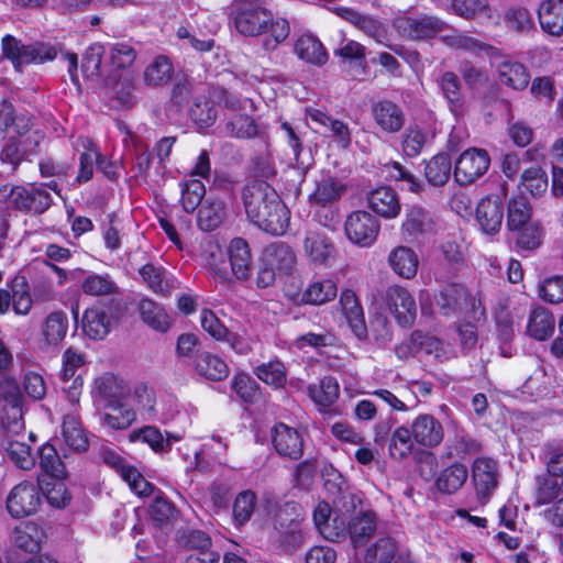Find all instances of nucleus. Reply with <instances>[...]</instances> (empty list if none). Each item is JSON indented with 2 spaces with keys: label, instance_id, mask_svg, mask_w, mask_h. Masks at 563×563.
<instances>
[{
  "label": "nucleus",
  "instance_id": "f257e3e1",
  "mask_svg": "<svg viewBox=\"0 0 563 563\" xmlns=\"http://www.w3.org/2000/svg\"><path fill=\"white\" fill-rule=\"evenodd\" d=\"M247 218L272 235H283L289 223V210L277 191L265 180H252L242 190Z\"/></svg>",
  "mask_w": 563,
  "mask_h": 563
},
{
  "label": "nucleus",
  "instance_id": "f03ea898",
  "mask_svg": "<svg viewBox=\"0 0 563 563\" xmlns=\"http://www.w3.org/2000/svg\"><path fill=\"white\" fill-rule=\"evenodd\" d=\"M257 272L256 285L266 288L276 282V278L290 276L297 266V255L294 249L282 241L268 244L262 252Z\"/></svg>",
  "mask_w": 563,
  "mask_h": 563
},
{
  "label": "nucleus",
  "instance_id": "7ed1b4c3",
  "mask_svg": "<svg viewBox=\"0 0 563 563\" xmlns=\"http://www.w3.org/2000/svg\"><path fill=\"white\" fill-rule=\"evenodd\" d=\"M230 16L238 32L244 36L263 34L272 22V12L261 0H233Z\"/></svg>",
  "mask_w": 563,
  "mask_h": 563
},
{
  "label": "nucleus",
  "instance_id": "20e7f679",
  "mask_svg": "<svg viewBox=\"0 0 563 563\" xmlns=\"http://www.w3.org/2000/svg\"><path fill=\"white\" fill-rule=\"evenodd\" d=\"M395 26L402 37L413 42L435 38L449 29L446 22L426 13L399 18L395 21Z\"/></svg>",
  "mask_w": 563,
  "mask_h": 563
},
{
  "label": "nucleus",
  "instance_id": "39448f33",
  "mask_svg": "<svg viewBox=\"0 0 563 563\" xmlns=\"http://www.w3.org/2000/svg\"><path fill=\"white\" fill-rule=\"evenodd\" d=\"M507 188L501 185L496 192L482 198L476 208V221L482 231L494 235L499 232L504 220V199Z\"/></svg>",
  "mask_w": 563,
  "mask_h": 563
},
{
  "label": "nucleus",
  "instance_id": "423d86ee",
  "mask_svg": "<svg viewBox=\"0 0 563 563\" xmlns=\"http://www.w3.org/2000/svg\"><path fill=\"white\" fill-rule=\"evenodd\" d=\"M383 302L402 328H410L417 318V306L409 290L398 285L387 287Z\"/></svg>",
  "mask_w": 563,
  "mask_h": 563
},
{
  "label": "nucleus",
  "instance_id": "0eeeda50",
  "mask_svg": "<svg viewBox=\"0 0 563 563\" xmlns=\"http://www.w3.org/2000/svg\"><path fill=\"white\" fill-rule=\"evenodd\" d=\"M344 230L347 239L362 247L371 246L377 239L380 223L372 213L357 210L347 216Z\"/></svg>",
  "mask_w": 563,
  "mask_h": 563
},
{
  "label": "nucleus",
  "instance_id": "6e6552de",
  "mask_svg": "<svg viewBox=\"0 0 563 563\" xmlns=\"http://www.w3.org/2000/svg\"><path fill=\"white\" fill-rule=\"evenodd\" d=\"M42 503L38 487L31 482L15 485L7 497V509L13 518H24L35 514Z\"/></svg>",
  "mask_w": 563,
  "mask_h": 563
},
{
  "label": "nucleus",
  "instance_id": "1a4fd4ad",
  "mask_svg": "<svg viewBox=\"0 0 563 563\" xmlns=\"http://www.w3.org/2000/svg\"><path fill=\"white\" fill-rule=\"evenodd\" d=\"M490 165L488 153L483 148H468L455 162L454 178L460 185H470L481 178Z\"/></svg>",
  "mask_w": 563,
  "mask_h": 563
},
{
  "label": "nucleus",
  "instance_id": "9d476101",
  "mask_svg": "<svg viewBox=\"0 0 563 563\" xmlns=\"http://www.w3.org/2000/svg\"><path fill=\"white\" fill-rule=\"evenodd\" d=\"M302 247L306 256L314 265L330 266L336 256V249L331 238L319 228L306 230Z\"/></svg>",
  "mask_w": 563,
  "mask_h": 563
},
{
  "label": "nucleus",
  "instance_id": "9b49d317",
  "mask_svg": "<svg viewBox=\"0 0 563 563\" xmlns=\"http://www.w3.org/2000/svg\"><path fill=\"white\" fill-rule=\"evenodd\" d=\"M498 463L488 456H478L472 464V481L478 499L486 503L498 486Z\"/></svg>",
  "mask_w": 563,
  "mask_h": 563
},
{
  "label": "nucleus",
  "instance_id": "f8f14e48",
  "mask_svg": "<svg viewBox=\"0 0 563 563\" xmlns=\"http://www.w3.org/2000/svg\"><path fill=\"white\" fill-rule=\"evenodd\" d=\"M433 230V218L423 207L412 205L405 209L404 220L400 225V233L406 242H418L421 238L432 233Z\"/></svg>",
  "mask_w": 563,
  "mask_h": 563
},
{
  "label": "nucleus",
  "instance_id": "ddd939ff",
  "mask_svg": "<svg viewBox=\"0 0 563 563\" xmlns=\"http://www.w3.org/2000/svg\"><path fill=\"white\" fill-rule=\"evenodd\" d=\"M130 388L123 379L112 373H103L96 377L92 386V397L97 404L113 406L123 401Z\"/></svg>",
  "mask_w": 563,
  "mask_h": 563
},
{
  "label": "nucleus",
  "instance_id": "4468645a",
  "mask_svg": "<svg viewBox=\"0 0 563 563\" xmlns=\"http://www.w3.org/2000/svg\"><path fill=\"white\" fill-rule=\"evenodd\" d=\"M33 126V118L26 111H16L9 99L0 101V131L7 135L23 137Z\"/></svg>",
  "mask_w": 563,
  "mask_h": 563
},
{
  "label": "nucleus",
  "instance_id": "2eb2a0df",
  "mask_svg": "<svg viewBox=\"0 0 563 563\" xmlns=\"http://www.w3.org/2000/svg\"><path fill=\"white\" fill-rule=\"evenodd\" d=\"M435 305L443 316L451 317L462 312L468 305H473L467 289L461 284H449L435 296Z\"/></svg>",
  "mask_w": 563,
  "mask_h": 563
},
{
  "label": "nucleus",
  "instance_id": "dca6fc26",
  "mask_svg": "<svg viewBox=\"0 0 563 563\" xmlns=\"http://www.w3.org/2000/svg\"><path fill=\"white\" fill-rule=\"evenodd\" d=\"M366 200L373 212L387 220L397 218L401 211L398 194L388 186H380L371 190Z\"/></svg>",
  "mask_w": 563,
  "mask_h": 563
},
{
  "label": "nucleus",
  "instance_id": "f3484780",
  "mask_svg": "<svg viewBox=\"0 0 563 563\" xmlns=\"http://www.w3.org/2000/svg\"><path fill=\"white\" fill-rule=\"evenodd\" d=\"M272 443L276 452L285 457L298 460L302 456L303 440L299 432L285 423H278L272 431Z\"/></svg>",
  "mask_w": 563,
  "mask_h": 563
},
{
  "label": "nucleus",
  "instance_id": "a211bd4d",
  "mask_svg": "<svg viewBox=\"0 0 563 563\" xmlns=\"http://www.w3.org/2000/svg\"><path fill=\"white\" fill-rule=\"evenodd\" d=\"M413 440L426 448L438 446L444 437L441 422L432 415H419L411 423Z\"/></svg>",
  "mask_w": 563,
  "mask_h": 563
},
{
  "label": "nucleus",
  "instance_id": "6ab92c4d",
  "mask_svg": "<svg viewBox=\"0 0 563 563\" xmlns=\"http://www.w3.org/2000/svg\"><path fill=\"white\" fill-rule=\"evenodd\" d=\"M371 113L375 123L387 133H397L405 125V113L402 109L390 100L374 102Z\"/></svg>",
  "mask_w": 563,
  "mask_h": 563
},
{
  "label": "nucleus",
  "instance_id": "aec40b11",
  "mask_svg": "<svg viewBox=\"0 0 563 563\" xmlns=\"http://www.w3.org/2000/svg\"><path fill=\"white\" fill-rule=\"evenodd\" d=\"M111 324L112 318L102 306L86 309L81 319L84 333L92 340L104 339L111 330Z\"/></svg>",
  "mask_w": 563,
  "mask_h": 563
},
{
  "label": "nucleus",
  "instance_id": "412c9836",
  "mask_svg": "<svg viewBox=\"0 0 563 563\" xmlns=\"http://www.w3.org/2000/svg\"><path fill=\"white\" fill-rule=\"evenodd\" d=\"M377 515L374 511H360L352 517L347 525V534L352 544L357 548L364 545L377 529Z\"/></svg>",
  "mask_w": 563,
  "mask_h": 563
},
{
  "label": "nucleus",
  "instance_id": "4be33fe9",
  "mask_svg": "<svg viewBox=\"0 0 563 563\" xmlns=\"http://www.w3.org/2000/svg\"><path fill=\"white\" fill-rule=\"evenodd\" d=\"M497 75L501 85L514 90L526 89L530 81V73L527 67L511 58H507L497 65Z\"/></svg>",
  "mask_w": 563,
  "mask_h": 563
},
{
  "label": "nucleus",
  "instance_id": "5701e85b",
  "mask_svg": "<svg viewBox=\"0 0 563 563\" xmlns=\"http://www.w3.org/2000/svg\"><path fill=\"white\" fill-rule=\"evenodd\" d=\"M340 303L353 333L363 339L367 334L363 308L354 291L346 289L341 292Z\"/></svg>",
  "mask_w": 563,
  "mask_h": 563
},
{
  "label": "nucleus",
  "instance_id": "b1692460",
  "mask_svg": "<svg viewBox=\"0 0 563 563\" xmlns=\"http://www.w3.org/2000/svg\"><path fill=\"white\" fill-rule=\"evenodd\" d=\"M388 264L399 277L411 279L417 275L419 258L412 249L399 245L390 251Z\"/></svg>",
  "mask_w": 563,
  "mask_h": 563
},
{
  "label": "nucleus",
  "instance_id": "393cba45",
  "mask_svg": "<svg viewBox=\"0 0 563 563\" xmlns=\"http://www.w3.org/2000/svg\"><path fill=\"white\" fill-rule=\"evenodd\" d=\"M541 29L552 35L563 34V0H545L538 10Z\"/></svg>",
  "mask_w": 563,
  "mask_h": 563
},
{
  "label": "nucleus",
  "instance_id": "a878e982",
  "mask_svg": "<svg viewBox=\"0 0 563 563\" xmlns=\"http://www.w3.org/2000/svg\"><path fill=\"white\" fill-rule=\"evenodd\" d=\"M194 367L199 376L213 382L222 380L229 375L227 363L218 355L207 351L196 354Z\"/></svg>",
  "mask_w": 563,
  "mask_h": 563
},
{
  "label": "nucleus",
  "instance_id": "bb28decb",
  "mask_svg": "<svg viewBox=\"0 0 563 563\" xmlns=\"http://www.w3.org/2000/svg\"><path fill=\"white\" fill-rule=\"evenodd\" d=\"M482 443L463 429H456L445 444V454L449 459L463 460L468 455L479 453Z\"/></svg>",
  "mask_w": 563,
  "mask_h": 563
},
{
  "label": "nucleus",
  "instance_id": "cd10ccee",
  "mask_svg": "<svg viewBox=\"0 0 563 563\" xmlns=\"http://www.w3.org/2000/svg\"><path fill=\"white\" fill-rule=\"evenodd\" d=\"M555 327V319L553 313L542 306H537L531 309L527 333L532 339L544 341L552 336Z\"/></svg>",
  "mask_w": 563,
  "mask_h": 563
},
{
  "label": "nucleus",
  "instance_id": "c85d7f7f",
  "mask_svg": "<svg viewBox=\"0 0 563 563\" xmlns=\"http://www.w3.org/2000/svg\"><path fill=\"white\" fill-rule=\"evenodd\" d=\"M228 253L233 275L238 279H246L250 276L252 264V255L247 242L242 238L233 239Z\"/></svg>",
  "mask_w": 563,
  "mask_h": 563
},
{
  "label": "nucleus",
  "instance_id": "c756f323",
  "mask_svg": "<svg viewBox=\"0 0 563 563\" xmlns=\"http://www.w3.org/2000/svg\"><path fill=\"white\" fill-rule=\"evenodd\" d=\"M441 38L445 45L454 49H464L477 55L485 54L489 57L499 56L498 48L457 31H452V34L443 35Z\"/></svg>",
  "mask_w": 563,
  "mask_h": 563
},
{
  "label": "nucleus",
  "instance_id": "7c9ffc66",
  "mask_svg": "<svg viewBox=\"0 0 563 563\" xmlns=\"http://www.w3.org/2000/svg\"><path fill=\"white\" fill-rule=\"evenodd\" d=\"M227 217L222 200L208 198L198 210L197 225L205 232L218 229Z\"/></svg>",
  "mask_w": 563,
  "mask_h": 563
},
{
  "label": "nucleus",
  "instance_id": "2f4dec72",
  "mask_svg": "<svg viewBox=\"0 0 563 563\" xmlns=\"http://www.w3.org/2000/svg\"><path fill=\"white\" fill-rule=\"evenodd\" d=\"M301 507L296 501H287L279 506L274 515V528L283 534H295L301 521Z\"/></svg>",
  "mask_w": 563,
  "mask_h": 563
},
{
  "label": "nucleus",
  "instance_id": "473e14b6",
  "mask_svg": "<svg viewBox=\"0 0 563 563\" xmlns=\"http://www.w3.org/2000/svg\"><path fill=\"white\" fill-rule=\"evenodd\" d=\"M139 312L142 321L158 332H166L172 324L165 309L152 299L143 298L139 302Z\"/></svg>",
  "mask_w": 563,
  "mask_h": 563
},
{
  "label": "nucleus",
  "instance_id": "72a5a7b5",
  "mask_svg": "<svg viewBox=\"0 0 563 563\" xmlns=\"http://www.w3.org/2000/svg\"><path fill=\"white\" fill-rule=\"evenodd\" d=\"M340 386L335 377L324 376L318 384L308 386V395L312 401L321 407L328 408L339 398Z\"/></svg>",
  "mask_w": 563,
  "mask_h": 563
},
{
  "label": "nucleus",
  "instance_id": "f704fd0d",
  "mask_svg": "<svg viewBox=\"0 0 563 563\" xmlns=\"http://www.w3.org/2000/svg\"><path fill=\"white\" fill-rule=\"evenodd\" d=\"M467 476L466 466L454 463L441 471L437 477L435 486L441 493L454 494L465 484Z\"/></svg>",
  "mask_w": 563,
  "mask_h": 563
},
{
  "label": "nucleus",
  "instance_id": "c9c22d12",
  "mask_svg": "<svg viewBox=\"0 0 563 563\" xmlns=\"http://www.w3.org/2000/svg\"><path fill=\"white\" fill-rule=\"evenodd\" d=\"M563 496V478L552 477L545 473L536 477V506L548 505Z\"/></svg>",
  "mask_w": 563,
  "mask_h": 563
},
{
  "label": "nucleus",
  "instance_id": "e433bc0d",
  "mask_svg": "<svg viewBox=\"0 0 563 563\" xmlns=\"http://www.w3.org/2000/svg\"><path fill=\"white\" fill-rule=\"evenodd\" d=\"M110 411L100 413V421L103 426L112 430H123L129 428L136 419L135 411L124 404L119 402L113 406H104Z\"/></svg>",
  "mask_w": 563,
  "mask_h": 563
},
{
  "label": "nucleus",
  "instance_id": "4c0bfd02",
  "mask_svg": "<svg viewBox=\"0 0 563 563\" xmlns=\"http://www.w3.org/2000/svg\"><path fill=\"white\" fill-rule=\"evenodd\" d=\"M307 115L313 122L323 126H329L330 131L335 137V141L342 148H347L351 145L352 140L350 130L344 122L336 119H332L331 117H329L327 113L319 109H308Z\"/></svg>",
  "mask_w": 563,
  "mask_h": 563
},
{
  "label": "nucleus",
  "instance_id": "58836bf2",
  "mask_svg": "<svg viewBox=\"0 0 563 563\" xmlns=\"http://www.w3.org/2000/svg\"><path fill=\"white\" fill-rule=\"evenodd\" d=\"M44 533L37 525L26 522L16 527L12 532V539L16 548L25 552L34 553L41 548Z\"/></svg>",
  "mask_w": 563,
  "mask_h": 563
},
{
  "label": "nucleus",
  "instance_id": "ea45409f",
  "mask_svg": "<svg viewBox=\"0 0 563 563\" xmlns=\"http://www.w3.org/2000/svg\"><path fill=\"white\" fill-rule=\"evenodd\" d=\"M452 170V161L449 154L439 153L433 156L424 168V175L428 183L432 186H444L450 179Z\"/></svg>",
  "mask_w": 563,
  "mask_h": 563
},
{
  "label": "nucleus",
  "instance_id": "a19ab883",
  "mask_svg": "<svg viewBox=\"0 0 563 563\" xmlns=\"http://www.w3.org/2000/svg\"><path fill=\"white\" fill-rule=\"evenodd\" d=\"M338 287L332 279L311 282L302 294V301L310 305H323L336 297Z\"/></svg>",
  "mask_w": 563,
  "mask_h": 563
},
{
  "label": "nucleus",
  "instance_id": "79ce46f5",
  "mask_svg": "<svg viewBox=\"0 0 563 563\" xmlns=\"http://www.w3.org/2000/svg\"><path fill=\"white\" fill-rule=\"evenodd\" d=\"M174 74L172 62L164 55L156 56L144 70L143 78L148 86L166 85Z\"/></svg>",
  "mask_w": 563,
  "mask_h": 563
},
{
  "label": "nucleus",
  "instance_id": "37998d69",
  "mask_svg": "<svg viewBox=\"0 0 563 563\" xmlns=\"http://www.w3.org/2000/svg\"><path fill=\"white\" fill-rule=\"evenodd\" d=\"M295 52L299 58L321 65L327 60V53L322 43L312 35L300 36L295 44Z\"/></svg>",
  "mask_w": 563,
  "mask_h": 563
},
{
  "label": "nucleus",
  "instance_id": "c03bdc74",
  "mask_svg": "<svg viewBox=\"0 0 563 563\" xmlns=\"http://www.w3.org/2000/svg\"><path fill=\"white\" fill-rule=\"evenodd\" d=\"M62 434L66 445L74 451L84 452L88 449V439L75 416L67 415L64 417Z\"/></svg>",
  "mask_w": 563,
  "mask_h": 563
},
{
  "label": "nucleus",
  "instance_id": "a18cd8bd",
  "mask_svg": "<svg viewBox=\"0 0 563 563\" xmlns=\"http://www.w3.org/2000/svg\"><path fill=\"white\" fill-rule=\"evenodd\" d=\"M129 439L131 442L141 441L150 445L156 453H165L170 451L169 438H164L158 428L153 426H145L141 429L134 430L130 433Z\"/></svg>",
  "mask_w": 563,
  "mask_h": 563
},
{
  "label": "nucleus",
  "instance_id": "49530a36",
  "mask_svg": "<svg viewBox=\"0 0 563 563\" xmlns=\"http://www.w3.org/2000/svg\"><path fill=\"white\" fill-rule=\"evenodd\" d=\"M67 330V314L63 311H54L46 317L42 332L48 344L56 345L66 336Z\"/></svg>",
  "mask_w": 563,
  "mask_h": 563
},
{
  "label": "nucleus",
  "instance_id": "de8ad7c7",
  "mask_svg": "<svg viewBox=\"0 0 563 563\" xmlns=\"http://www.w3.org/2000/svg\"><path fill=\"white\" fill-rule=\"evenodd\" d=\"M507 228L510 231L519 230L522 225L529 223L531 218V207L525 196H516L508 202Z\"/></svg>",
  "mask_w": 563,
  "mask_h": 563
},
{
  "label": "nucleus",
  "instance_id": "09e8293b",
  "mask_svg": "<svg viewBox=\"0 0 563 563\" xmlns=\"http://www.w3.org/2000/svg\"><path fill=\"white\" fill-rule=\"evenodd\" d=\"M439 86L451 104V110L457 112L463 106L462 85L459 76L453 71H444L439 80Z\"/></svg>",
  "mask_w": 563,
  "mask_h": 563
},
{
  "label": "nucleus",
  "instance_id": "8fccbe9b",
  "mask_svg": "<svg viewBox=\"0 0 563 563\" xmlns=\"http://www.w3.org/2000/svg\"><path fill=\"white\" fill-rule=\"evenodd\" d=\"M85 151L79 157V173L77 176L78 183H86L91 179L93 175V164H97L98 168H102L103 157L96 147V145L86 140L84 143Z\"/></svg>",
  "mask_w": 563,
  "mask_h": 563
},
{
  "label": "nucleus",
  "instance_id": "3c124183",
  "mask_svg": "<svg viewBox=\"0 0 563 563\" xmlns=\"http://www.w3.org/2000/svg\"><path fill=\"white\" fill-rule=\"evenodd\" d=\"M345 185L333 177H324L322 178L312 195V199L322 206L327 203L333 202L342 197L345 192Z\"/></svg>",
  "mask_w": 563,
  "mask_h": 563
},
{
  "label": "nucleus",
  "instance_id": "603ef678",
  "mask_svg": "<svg viewBox=\"0 0 563 563\" xmlns=\"http://www.w3.org/2000/svg\"><path fill=\"white\" fill-rule=\"evenodd\" d=\"M413 448V438L411 429L401 426L398 427L388 440L389 455L395 460H404Z\"/></svg>",
  "mask_w": 563,
  "mask_h": 563
},
{
  "label": "nucleus",
  "instance_id": "864d4df0",
  "mask_svg": "<svg viewBox=\"0 0 563 563\" xmlns=\"http://www.w3.org/2000/svg\"><path fill=\"white\" fill-rule=\"evenodd\" d=\"M112 77H109L104 80L107 91L106 95L115 99L120 106L124 108H130L135 103V96L133 93L134 86L131 79L129 78H120L117 79L114 77V84L112 87H109Z\"/></svg>",
  "mask_w": 563,
  "mask_h": 563
},
{
  "label": "nucleus",
  "instance_id": "5fc2aeb1",
  "mask_svg": "<svg viewBox=\"0 0 563 563\" xmlns=\"http://www.w3.org/2000/svg\"><path fill=\"white\" fill-rule=\"evenodd\" d=\"M520 185L533 197H540L549 187L548 175L539 166L527 168L521 174Z\"/></svg>",
  "mask_w": 563,
  "mask_h": 563
},
{
  "label": "nucleus",
  "instance_id": "6e6d98bb",
  "mask_svg": "<svg viewBox=\"0 0 563 563\" xmlns=\"http://www.w3.org/2000/svg\"><path fill=\"white\" fill-rule=\"evenodd\" d=\"M189 115L199 128H208L217 119V109L213 101L205 97H196Z\"/></svg>",
  "mask_w": 563,
  "mask_h": 563
},
{
  "label": "nucleus",
  "instance_id": "4d7b16f0",
  "mask_svg": "<svg viewBox=\"0 0 563 563\" xmlns=\"http://www.w3.org/2000/svg\"><path fill=\"white\" fill-rule=\"evenodd\" d=\"M41 468L53 478H62L65 475V466L55 449L45 443L38 450Z\"/></svg>",
  "mask_w": 563,
  "mask_h": 563
},
{
  "label": "nucleus",
  "instance_id": "13d9d810",
  "mask_svg": "<svg viewBox=\"0 0 563 563\" xmlns=\"http://www.w3.org/2000/svg\"><path fill=\"white\" fill-rule=\"evenodd\" d=\"M81 289L86 295L89 296H108L118 291L115 283L108 274L88 275L81 283Z\"/></svg>",
  "mask_w": 563,
  "mask_h": 563
},
{
  "label": "nucleus",
  "instance_id": "bf43d9fd",
  "mask_svg": "<svg viewBox=\"0 0 563 563\" xmlns=\"http://www.w3.org/2000/svg\"><path fill=\"white\" fill-rule=\"evenodd\" d=\"M1 46L3 57L12 63L15 70L22 71V67L27 65V58L24 56L27 45L21 44L19 40L8 34L2 38Z\"/></svg>",
  "mask_w": 563,
  "mask_h": 563
},
{
  "label": "nucleus",
  "instance_id": "052dcab7",
  "mask_svg": "<svg viewBox=\"0 0 563 563\" xmlns=\"http://www.w3.org/2000/svg\"><path fill=\"white\" fill-rule=\"evenodd\" d=\"M176 540L179 547L197 552L207 551L211 547L210 537L201 530L189 528L178 530Z\"/></svg>",
  "mask_w": 563,
  "mask_h": 563
},
{
  "label": "nucleus",
  "instance_id": "680f3d73",
  "mask_svg": "<svg viewBox=\"0 0 563 563\" xmlns=\"http://www.w3.org/2000/svg\"><path fill=\"white\" fill-rule=\"evenodd\" d=\"M206 195L202 181L191 179L186 181L181 188V205L186 212H194L201 203Z\"/></svg>",
  "mask_w": 563,
  "mask_h": 563
},
{
  "label": "nucleus",
  "instance_id": "e2e57ef3",
  "mask_svg": "<svg viewBox=\"0 0 563 563\" xmlns=\"http://www.w3.org/2000/svg\"><path fill=\"white\" fill-rule=\"evenodd\" d=\"M256 495L252 490H244L238 494L233 504V518L239 525L249 521L256 506Z\"/></svg>",
  "mask_w": 563,
  "mask_h": 563
},
{
  "label": "nucleus",
  "instance_id": "0e129e2a",
  "mask_svg": "<svg viewBox=\"0 0 563 563\" xmlns=\"http://www.w3.org/2000/svg\"><path fill=\"white\" fill-rule=\"evenodd\" d=\"M255 374L261 380L275 387H282L286 383V369L279 361L261 364L256 367Z\"/></svg>",
  "mask_w": 563,
  "mask_h": 563
},
{
  "label": "nucleus",
  "instance_id": "69168bd1",
  "mask_svg": "<svg viewBox=\"0 0 563 563\" xmlns=\"http://www.w3.org/2000/svg\"><path fill=\"white\" fill-rule=\"evenodd\" d=\"M428 141V133L418 125L409 126L402 136V151L408 157L418 156Z\"/></svg>",
  "mask_w": 563,
  "mask_h": 563
},
{
  "label": "nucleus",
  "instance_id": "338daca9",
  "mask_svg": "<svg viewBox=\"0 0 563 563\" xmlns=\"http://www.w3.org/2000/svg\"><path fill=\"white\" fill-rule=\"evenodd\" d=\"M396 552V544L391 538H380L368 548L365 555L366 563H390Z\"/></svg>",
  "mask_w": 563,
  "mask_h": 563
},
{
  "label": "nucleus",
  "instance_id": "774afa93",
  "mask_svg": "<svg viewBox=\"0 0 563 563\" xmlns=\"http://www.w3.org/2000/svg\"><path fill=\"white\" fill-rule=\"evenodd\" d=\"M539 297L549 303L563 302V275H554L545 278L538 286Z\"/></svg>",
  "mask_w": 563,
  "mask_h": 563
}]
</instances>
